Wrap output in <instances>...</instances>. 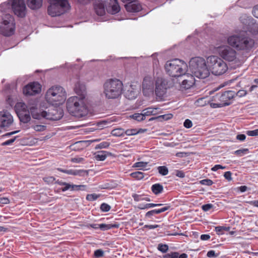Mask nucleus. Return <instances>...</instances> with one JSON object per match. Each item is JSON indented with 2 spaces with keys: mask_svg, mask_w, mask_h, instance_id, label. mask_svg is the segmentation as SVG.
<instances>
[{
  "mask_svg": "<svg viewBox=\"0 0 258 258\" xmlns=\"http://www.w3.org/2000/svg\"><path fill=\"white\" fill-rule=\"evenodd\" d=\"M74 90L76 93L80 95V97H85L86 94V86L83 83L77 82L75 86Z\"/></svg>",
  "mask_w": 258,
  "mask_h": 258,
  "instance_id": "obj_26",
  "label": "nucleus"
},
{
  "mask_svg": "<svg viewBox=\"0 0 258 258\" xmlns=\"http://www.w3.org/2000/svg\"><path fill=\"white\" fill-rule=\"evenodd\" d=\"M151 189L154 194L158 195L163 191V187L159 183H156L152 186Z\"/></svg>",
  "mask_w": 258,
  "mask_h": 258,
  "instance_id": "obj_31",
  "label": "nucleus"
},
{
  "mask_svg": "<svg viewBox=\"0 0 258 258\" xmlns=\"http://www.w3.org/2000/svg\"><path fill=\"white\" fill-rule=\"evenodd\" d=\"M234 48L229 44L220 45L215 47L216 52L224 61L236 62L238 58L237 52Z\"/></svg>",
  "mask_w": 258,
  "mask_h": 258,
  "instance_id": "obj_11",
  "label": "nucleus"
},
{
  "mask_svg": "<svg viewBox=\"0 0 258 258\" xmlns=\"http://www.w3.org/2000/svg\"><path fill=\"white\" fill-rule=\"evenodd\" d=\"M57 170L60 172L66 173L69 175H78L80 176H84L88 175V171L80 169H70V170H64L61 168H58Z\"/></svg>",
  "mask_w": 258,
  "mask_h": 258,
  "instance_id": "obj_23",
  "label": "nucleus"
},
{
  "mask_svg": "<svg viewBox=\"0 0 258 258\" xmlns=\"http://www.w3.org/2000/svg\"><path fill=\"white\" fill-rule=\"evenodd\" d=\"M227 42L238 51L249 52L254 47L255 40L244 31H238L227 37Z\"/></svg>",
  "mask_w": 258,
  "mask_h": 258,
  "instance_id": "obj_1",
  "label": "nucleus"
},
{
  "mask_svg": "<svg viewBox=\"0 0 258 258\" xmlns=\"http://www.w3.org/2000/svg\"><path fill=\"white\" fill-rule=\"evenodd\" d=\"M164 69L168 75L172 78H178L187 73L188 66L184 61L176 58L166 61Z\"/></svg>",
  "mask_w": 258,
  "mask_h": 258,
  "instance_id": "obj_4",
  "label": "nucleus"
},
{
  "mask_svg": "<svg viewBox=\"0 0 258 258\" xmlns=\"http://www.w3.org/2000/svg\"><path fill=\"white\" fill-rule=\"evenodd\" d=\"M15 24L14 18L10 14H6L0 26V33L6 36H9L14 33Z\"/></svg>",
  "mask_w": 258,
  "mask_h": 258,
  "instance_id": "obj_12",
  "label": "nucleus"
},
{
  "mask_svg": "<svg viewBox=\"0 0 258 258\" xmlns=\"http://www.w3.org/2000/svg\"><path fill=\"white\" fill-rule=\"evenodd\" d=\"M158 249L162 252H165L168 250V247L166 244H159Z\"/></svg>",
  "mask_w": 258,
  "mask_h": 258,
  "instance_id": "obj_45",
  "label": "nucleus"
},
{
  "mask_svg": "<svg viewBox=\"0 0 258 258\" xmlns=\"http://www.w3.org/2000/svg\"><path fill=\"white\" fill-rule=\"evenodd\" d=\"M163 204H147L145 205H143L142 204H139L138 206V208L140 209H148L153 208L154 207H159L162 206Z\"/></svg>",
  "mask_w": 258,
  "mask_h": 258,
  "instance_id": "obj_33",
  "label": "nucleus"
},
{
  "mask_svg": "<svg viewBox=\"0 0 258 258\" xmlns=\"http://www.w3.org/2000/svg\"><path fill=\"white\" fill-rule=\"evenodd\" d=\"M84 160V159L82 157H75L72 158L71 161L74 163H79L82 162Z\"/></svg>",
  "mask_w": 258,
  "mask_h": 258,
  "instance_id": "obj_53",
  "label": "nucleus"
},
{
  "mask_svg": "<svg viewBox=\"0 0 258 258\" xmlns=\"http://www.w3.org/2000/svg\"><path fill=\"white\" fill-rule=\"evenodd\" d=\"M67 108L70 113L78 117H83L88 113L85 97H70L67 102Z\"/></svg>",
  "mask_w": 258,
  "mask_h": 258,
  "instance_id": "obj_2",
  "label": "nucleus"
},
{
  "mask_svg": "<svg viewBox=\"0 0 258 258\" xmlns=\"http://www.w3.org/2000/svg\"><path fill=\"white\" fill-rule=\"evenodd\" d=\"M144 117L151 115H155L157 114L161 113V111L159 108L157 107H148L142 111Z\"/></svg>",
  "mask_w": 258,
  "mask_h": 258,
  "instance_id": "obj_28",
  "label": "nucleus"
},
{
  "mask_svg": "<svg viewBox=\"0 0 258 258\" xmlns=\"http://www.w3.org/2000/svg\"><path fill=\"white\" fill-rule=\"evenodd\" d=\"M43 2V0H27V4L30 9L36 10L42 7Z\"/></svg>",
  "mask_w": 258,
  "mask_h": 258,
  "instance_id": "obj_27",
  "label": "nucleus"
},
{
  "mask_svg": "<svg viewBox=\"0 0 258 258\" xmlns=\"http://www.w3.org/2000/svg\"><path fill=\"white\" fill-rule=\"evenodd\" d=\"M108 0H94V9L98 15L102 16L105 14L106 10V4Z\"/></svg>",
  "mask_w": 258,
  "mask_h": 258,
  "instance_id": "obj_19",
  "label": "nucleus"
},
{
  "mask_svg": "<svg viewBox=\"0 0 258 258\" xmlns=\"http://www.w3.org/2000/svg\"><path fill=\"white\" fill-rule=\"evenodd\" d=\"M213 207V205L211 204H208L202 206V210L205 212L209 211Z\"/></svg>",
  "mask_w": 258,
  "mask_h": 258,
  "instance_id": "obj_52",
  "label": "nucleus"
},
{
  "mask_svg": "<svg viewBox=\"0 0 258 258\" xmlns=\"http://www.w3.org/2000/svg\"><path fill=\"white\" fill-rule=\"evenodd\" d=\"M189 66L192 74L198 78L205 79L210 75L207 58L205 60L201 57H193L189 62Z\"/></svg>",
  "mask_w": 258,
  "mask_h": 258,
  "instance_id": "obj_3",
  "label": "nucleus"
},
{
  "mask_svg": "<svg viewBox=\"0 0 258 258\" xmlns=\"http://www.w3.org/2000/svg\"><path fill=\"white\" fill-rule=\"evenodd\" d=\"M246 134L249 136H258V129H256L253 131H248L246 132Z\"/></svg>",
  "mask_w": 258,
  "mask_h": 258,
  "instance_id": "obj_48",
  "label": "nucleus"
},
{
  "mask_svg": "<svg viewBox=\"0 0 258 258\" xmlns=\"http://www.w3.org/2000/svg\"><path fill=\"white\" fill-rule=\"evenodd\" d=\"M111 134L114 136H123L124 135V131L120 128H115L112 131Z\"/></svg>",
  "mask_w": 258,
  "mask_h": 258,
  "instance_id": "obj_34",
  "label": "nucleus"
},
{
  "mask_svg": "<svg viewBox=\"0 0 258 258\" xmlns=\"http://www.w3.org/2000/svg\"><path fill=\"white\" fill-rule=\"evenodd\" d=\"M122 88V83L118 79H108L103 85V93L107 99H116L121 95Z\"/></svg>",
  "mask_w": 258,
  "mask_h": 258,
  "instance_id": "obj_7",
  "label": "nucleus"
},
{
  "mask_svg": "<svg viewBox=\"0 0 258 258\" xmlns=\"http://www.w3.org/2000/svg\"><path fill=\"white\" fill-rule=\"evenodd\" d=\"M94 158L98 161H104L107 157V152L104 151L97 152L94 154Z\"/></svg>",
  "mask_w": 258,
  "mask_h": 258,
  "instance_id": "obj_30",
  "label": "nucleus"
},
{
  "mask_svg": "<svg viewBox=\"0 0 258 258\" xmlns=\"http://www.w3.org/2000/svg\"><path fill=\"white\" fill-rule=\"evenodd\" d=\"M109 146V144L108 142H103L98 145L96 148H106Z\"/></svg>",
  "mask_w": 258,
  "mask_h": 258,
  "instance_id": "obj_56",
  "label": "nucleus"
},
{
  "mask_svg": "<svg viewBox=\"0 0 258 258\" xmlns=\"http://www.w3.org/2000/svg\"><path fill=\"white\" fill-rule=\"evenodd\" d=\"M52 105L47 110H41L39 111L35 107H31L30 111L33 118L41 119L46 118L49 120H59L63 116V110L60 108H57Z\"/></svg>",
  "mask_w": 258,
  "mask_h": 258,
  "instance_id": "obj_5",
  "label": "nucleus"
},
{
  "mask_svg": "<svg viewBox=\"0 0 258 258\" xmlns=\"http://www.w3.org/2000/svg\"><path fill=\"white\" fill-rule=\"evenodd\" d=\"M154 87V80L150 76H146L143 81L142 90L145 96H149L153 94Z\"/></svg>",
  "mask_w": 258,
  "mask_h": 258,
  "instance_id": "obj_15",
  "label": "nucleus"
},
{
  "mask_svg": "<svg viewBox=\"0 0 258 258\" xmlns=\"http://www.w3.org/2000/svg\"><path fill=\"white\" fill-rule=\"evenodd\" d=\"M94 255L96 257H102L104 255V251L101 249H97L94 252Z\"/></svg>",
  "mask_w": 258,
  "mask_h": 258,
  "instance_id": "obj_54",
  "label": "nucleus"
},
{
  "mask_svg": "<svg viewBox=\"0 0 258 258\" xmlns=\"http://www.w3.org/2000/svg\"><path fill=\"white\" fill-rule=\"evenodd\" d=\"M108 6L106 7V11L111 14H115L120 10V8L117 0H108Z\"/></svg>",
  "mask_w": 258,
  "mask_h": 258,
  "instance_id": "obj_24",
  "label": "nucleus"
},
{
  "mask_svg": "<svg viewBox=\"0 0 258 258\" xmlns=\"http://www.w3.org/2000/svg\"><path fill=\"white\" fill-rule=\"evenodd\" d=\"M12 116L7 111L0 112V127H5L10 126L13 122Z\"/></svg>",
  "mask_w": 258,
  "mask_h": 258,
  "instance_id": "obj_18",
  "label": "nucleus"
},
{
  "mask_svg": "<svg viewBox=\"0 0 258 258\" xmlns=\"http://www.w3.org/2000/svg\"><path fill=\"white\" fill-rule=\"evenodd\" d=\"M125 8L127 12L133 13L139 12L142 9L141 5L137 0L127 3L125 5Z\"/></svg>",
  "mask_w": 258,
  "mask_h": 258,
  "instance_id": "obj_21",
  "label": "nucleus"
},
{
  "mask_svg": "<svg viewBox=\"0 0 258 258\" xmlns=\"http://www.w3.org/2000/svg\"><path fill=\"white\" fill-rule=\"evenodd\" d=\"M235 96V92L227 91L223 93L217 94L209 101L210 102V106L213 108L221 107L229 105L231 103V100Z\"/></svg>",
  "mask_w": 258,
  "mask_h": 258,
  "instance_id": "obj_10",
  "label": "nucleus"
},
{
  "mask_svg": "<svg viewBox=\"0 0 258 258\" xmlns=\"http://www.w3.org/2000/svg\"><path fill=\"white\" fill-rule=\"evenodd\" d=\"M169 208H170V206H167L164 207L160 209H156V210L150 211L146 214V217H150L151 216H152L153 215L159 214L161 213L164 212L168 210Z\"/></svg>",
  "mask_w": 258,
  "mask_h": 258,
  "instance_id": "obj_29",
  "label": "nucleus"
},
{
  "mask_svg": "<svg viewBox=\"0 0 258 258\" xmlns=\"http://www.w3.org/2000/svg\"><path fill=\"white\" fill-rule=\"evenodd\" d=\"M99 197V195L96 194H89L86 197V199L88 201H93L96 200Z\"/></svg>",
  "mask_w": 258,
  "mask_h": 258,
  "instance_id": "obj_42",
  "label": "nucleus"
},
{
  "mask_svg": "<svg viewBox=\"0 0 258 258\" xmlns=\"http://www.w3.org/2000/svg\"><path fill=\"white\" fill-rule=\"evenodd\" d=\"M252 14L255 17L258 18V6L254 7L252 10Z\"/></svg>",
  "mask_w": 258,
  "mask_h": 258,
  "instance_id": "obj_62",
  "label": "nucleus"
},
{
  "mask_svg": "<svg viewBox=\"0 0 258 258\" xmlns=\"http://www.w3.org/2000/svg\"><path fill=\"white\" fill-rule=\"evenodd\" d=\"M178 253L177 252H172L165 254L163 256L164 258H178Z\"/></svg>",
  "mask_w": 258,
  "mask_h": 258,
  "instance_id": "obj_41",
  "label": "nucleus"
},
{
  "mask_svg": "<svg viewBox=\"0 0 258 258\" xmlns=\"http://www.w3.org/2000/svg\"><path fill=\"white\" fill-rule=\"evenodd\" d=\"M139 93V87L138 85H131L125 93V97L128 99H135Z\"/></svg>",
  "mask_w": 258,
  "mask_h": 258,
  "instance_id": "obj_20",
  "label": "nucleus"
},
{
  "mask_svg": "<svg viewBox=\"0 0 258 258\" xmlns=\"http://www.w3.org/2000/svg\"><path fill=\"white\" fill-rule=\"evenodd\" d=\"M48 3L47 13L51 17L59 16L71 9L69 0H48Z\"/></svg>",
  "mask_w": 258,
  "mask_h": 258,
  "instance_id": "obj_9",
  "label": "nucleus"
},
{
  "mask_svg": "<svg viewBox=\"0 0 258 258\" xmlns=\"http://www.w3.org/2000/svg\"><path fill=\"white\" fill-rule=\"evenodd\" d=\"M224 176V177L226 179H227L228 181H230L232 180L231 172L227 171V172H225Z\"/></svg>",
  "mask_w": 258,
  "mask_h": 258,
  "instance_id": "obj_60",
  "label": "nucleus"
},
{
  "mask_svg": "<svg viewBox=\"0 0 258 258\" xmlns=\"http://www.w3.org/2000/svg\"><path fill=\"white\" fill-rule=\"evenodd\" d=\"M247 94V92L245 90H240L236 93H235V95L242 97L245 96Z\"/></svg>",
  "mask_w": 258,
  "mask_h": 258,
  "instance_id": "obj_51",
  "label": "nucleus"
},
{
  "mask_svg": "<svg viewBox=\"0 0 258 258\" xmlns=\"http://www.w3.org/2000/svg\"><path fill=\"white\" fill-rule=\"evenodd\" d=\"M99 228L103 230H106L109 229H110L111 228L113 227V226L111 225H107L105 224H101L99 225Z\"/></svg>",
  "mask_w": 258,
  "mask_h": 258,
  "instance_id": "obj_49",
  "label": "nucleus"
},
{
  "mask_svg": "<svg viewBox=\"0 0 258 258\" xmlns=\"http://www.w3.org/2000/svg\"><path fill=\"white\" fill-rule=\"evenodd\" d=\"M131 176L137 180L142 179L144 177V173L140 171L133 172L130 174Z\"/></svg>",
  "mask_w": 258,
  "mask_h": 258,
  "instance_id": "obj_35",
  "label": "nucleus"
},
{
  "mask_svg": "<svg viewBox=\"0 0 258 258\" xmlns=\"http://www.w3.org/2000/svg\"><path fill=\"white\" fill-rule=\"evenodd\" d=\"M148 163L147 162H136L135 163L134 165H133V167H135V168H138L140 169H143L144 168H145L147 165Z\"/></svg>",
  "mask_w": 258,
  "mask_h": 258,
  "instance_id": "obj_38",
  "label": "nucleus"
},
{
  "mask_svg": "<svg viewBox=\"0 0 258 258\" xmlns=\"http://www.w3.org/2000/svg\"><path fill=\"white\" fill-rule=\"evenodd\" d=\"M100 209L103 212H108L110 209V206L107 204L103 203V204H101V205L100 206Z\"/></svg>",
  "mask_w": 258,
  "mask_h": 258,
  "instance_id": "obj_44",
  "label": "nucleus"
},
{
  "mask_svg": "<svg viewBox=\"0 0 258 258\" xmlns=\"http://www.w3.org/2000/svg\"><path fill=\"white\" fill-rule=\"evenodd\" d=\"M26 105L22 102L17 103V116L21 122L23 123H27L30 120V116L29 111L27 109Z\"/></svg>",
  "mask_w": 258,
  "mask_h": 258,
  "instance_id": "obj_16",
  "label": "nucleus"
},
{
  "mask_svg": "<svg viewBox=\"0 0 258 258\" xmlns=\"http://www.w3.org/2000/svg\"><path fill=\"white\" fill-rule=\"evenodd\" d=\"M201 183L204 185H211L213 184V181L210 179H204L200 181Z\"/></svg>",
  "mask_w": 258,
  "mask_h": 258,
  "instance_id": "obj_57",
  "label": "nucleus"
},
{
  "mask_svg": "<svg viewBox=\"0 0 258 258\" xmlns=\"http://www.w3.org/2000/svg\"><path fill=\"white\" fill-rule=\"evenodd\" d=\"M207 63L210 73L214 76H222L227 72L228 69L226 62L217 55L208 56Z\"/></svg>",
  "mask_w": 258,
  "mask_h": 258,
  "instance_id": "obj_8",
  "label": "nucleus"
},
{
  "mask_svg": "<svg viewBox=\"0 0 258 258\" xmlns=\"http://www.w3.org/2000/svg\"><path fill=\"white\" fill-rule=\"evenodd\" d=\"M17 17L23 18L26 14V6L25 0H17Z\"/></svg>",
  "mask_w": 258,
  "mask_h": 258,
  "instance_id": "obj_25",
  "label": "nucleus"
},
{
  "mask_svg": "<svg viewBox=\"0 0 258 258\" xmlns=\"http://www.w3.org/2000/svg\"><path fill=\"white\" fill-rule=\"evenodd\" d=\"M248 150L247 149H243L238 150L235 151V154L236 155L241 156L243 155L246 154L248 152Z\"/></svg>",
  "mask_w": 258,
  "mask_h": 258,
  "instance_id": "obj_43",
  "label": "nucleus"
},
{
  "mask_svg": "<svg viewBox=\"0 0 258 258\" xmlns=\"http://www.w3.org/2000/svg\"><path fill=\"white\" fill-rule=\"evenodd\" d=\"M173 117V115L172 114H164L162 115H160L157 117L158 118H162L164 120H167L171 119Z\"/></svg>",
  "mask_w": 258,
  "mask_h": 258,
  "instance_id": "obj_50",
  "label": "nucleus"
},
{
  "mask_svg": "<svg viewBox=\"0 0 258 258\" xmlns=\"http://www.w3.org/2000/svg\"><path fill=\"white\" fill-rule=\"evenodd\" d=\"M43 181L48 184H52L55 181L53 176H46L43 178Z\"/></svg>",
  "mask_w": 258,
  "mask_h": 258,
  "instance_id": "obj_40",
  "label": "nucleus"
},
{
  "mask_svg": "<svg viewBox=\"0 0 258 258\" xmlns=\"http://www.w3.org/2000/svg\"><path fill=\"white\" fill-rule=\"evenodd\" d=\"M15 139H16V137H14V138H12L11 139L8 140L3 142L2 144V146L10 145H11L12 143H13L15 141Z\"/></svg>",
  "mask_w": 258,
  "mask_h": 258,
  "instance_id": "obj_58",
  "label": "nucleus"
},
{
  "mask_svg": "<svg viewBox=\"0 0 258 258\" xmlns=\"http://www.w3.org/2000/svg\"><path fill=\"white\" fill-rule=\"evenodd\" d=\"M183 125L185 127L189 128L192 126V123L190 120L187 119L184 121Z\"/></svg>",
  "mask_w": 258,
  "mask_h": 258,
  "instance_id": "obj_55",
  "label": "nucleus"
},
{
  "mask_svg": "<svg viewBox=\"0 0 258 258\" xmlns=\"http://www.w3.org/2000/svg\"><path fill=\"white\" fill-rule=\"evenodd\" d=\"M158 170L159 173L162 175H166L168 173V169L166 166H159Z\"/></svg>",
  "mask_w": 258,
  "mask_h": 258,
  "instance_id": "obj_37",
  "label": "nucleus"
},
{
  "mask_svg": "<svg viewBox=\"0 0 258 258\" xmlns=\"http://www.w3.org/2000/svg\"><path fill=\"white\" fill-rule=\"evenodd\" d=\"M64 187L61 188L62 191H66L68 190L71 191L85 190L87 186L85 185H76L66 182Z\"/></svg>",
  "mask_w": 258,
  "mask_h": 258,
  "instance_id": "obj_22",
  "label": "nucleus"
},
{
  "mask_svg": "<svg viewBox=\"0 0 258 258\" xmlns=\"http://www.w3.org/2000/svg\"><path fill=\"white\" fill-rule=\"evenodd\" d=\"M176 175L177 177H180V178H183L185 176L184 172L183 171H180V170H177L176 171Z\"/></svg>",
  "mask_w": 258,
  "mask_h": 258,
  "instance_id": "obj_63",
  "label": "nucleus"
},
{
  "mask_svg": "<svg viewBox=\"0 0 258 258\" xmlns=\"http://www.w3.org/2000/svg\"><path fill=\"white\" fill-rule=\"evenodd\" d=\"M32 128L37 132H43L46 128V126L44 125L36 124L32 126Z\"/></svg>",
  "mask_w": 258,
  "mask_h": 258,
  "instance_id": "obj_39",
  "label": "nucleus"
},
{
  "mask_svg": "<svg viewBox=\"0 0 258 258\" xmlns=\"http://www.w3.org/2000/svg\"><path fill=\"white\" fill-rule=\"evenodd\" d=\"M224 230L223 226H217L215 227V231L218 234H223Z\"/></svg>",
  "mask_w": 258,
  "mask_h": 258,
  "instance_id": "obj_59",
  "label": "nucleus"
},
{
  "mask_svg": "<svg viewBox=\"0 0 258 258\" xmlns=\"http://www.w3.org/2000/svg\"><path fill=\"white\" fill-rule=\"evenodd\" d=\"M45 99L47 103L52 105H59L65 101L66 92L62 87L54 86L47 90Z\"/></svg>",
  "mask_w": 258,
  "mask_h": 258,
  "instance_id": "obj_6",
  "label": "nucleus"
},
{
  "mask_svg": "<svg viewBox=\"0 0 258 258\" xmlns=\"http://www.w3.org/2000/svg\"><path fill=\"white\" fill-rule=\"evenodd\" d=\"M130 117L138 121H143L145 119V117L143 116L142 112L141 113H135L131 115Z\"/></svg>",
  "mask_w": 258,
  "mask_h": 258,
  "instance_id": "obj_36",
  "label": "nucleus"
},
{
  "mask_svg": "<svg viewBox=\"0 0 258 258\" xmlns=\"http://www.w3.org/2000/svg\"><path fill=\"white\" fill-rule=\"evenodd\" d=\"M9 3L11 4L14 14L16 15V0H9Z\"/></svg>",
  "mask_w": 258,
  "mask_h": 258,
  "instance_id": "obj_47",
  "label": "nucleus"
},
{
  "mask_svg": "<svg viewBox=\"0 0 258 258\" xmlns=\"http://www.w3.org/2000/svg\"><path fill=\"white\" fill-rule=\"evenodd\" d=\"M178 78L181 81L179 82V84L182 89H189L194 85L195 82V79L193 75L186 73L184 75H182V76H180Z\"/></svg>",
  "mask_w": 258,
  "mask_h": 258,
  "instance_id": "obj_17",
  "label": "nucleus"
},
{
  "mask_svg": "<svg viewBox=\"0 0 258 258\" xmlns=\"http://www.w3.org/2000/svg\"><path fill=\"white\" fill-rule=\"evenodd\" d=\"M225 168V166H223L221 165H215L212 168V171H217V170L219 169H224Z\"/></svg>",
  "mask_w": 258,
  "mask_h": 258,
  "instance_id": "obj_61",
  "label": "nucleus"
},
{
  "mask_svg": "<svg viewBox=\"0 0 258 258\" xmlns=\"http://www.w3.org/2000/svg\"><path fill=\"white\" fill-rule=\"evenodd\" d=\"M7 102L10 105L13 106L14 110L16 112V105L14 104L13 100L11 99V96L9 95H7Z\"/></svg>",
  "mask_w": 258,
  "mask_h": 258,
  "instance_id": "obj_46",
  "label": "nucleus"
},
{
  "mask_svg": "<svg viewBox=\"0 0 258 258\" xmlns=\"http://www.w3.org/2000/svg\"><path fill=\"white\" fill-rule=\"evenodd\" d=\"M42 86L37 82H30L23 88V93L25 96H32L40 94Z\"/></svg>",
  "mask_w": 258,
  "mask_h": 258,
  "instance_id": "obj_13",
  "label": "nucleus"
},
{
  "mask_svg": "<svg viewBox=\"0 0 258 258\" xmlns=\"http://www.w3.org/2000/svg\"><path fill=\"white\" fill-rule=\"evenodd\" d=\"M167 82L162 77H158L156 80L155 93L157 97L162 98L166 93Z\"/></svg>",
  "mask_w": 258,
  "mask_h": 258,
  "instance_id": "obj_14",
  "label": "nucleus"
},
{
  "mask_svg": "<svg viewBox=\"0 0 258 258\" xmlns=\"http://www.w3.org/2000/svg\"><path fill=\"white\" fill-rule=\"evenodd\" d=\"M9 200L6 198H1L0 197V204H7L9 203Z\"/></svg>",
  "mask_w": 258,
  "mask_h": 258,
  "instance_id": "obj_64",
  "label": "nucleus"
},
{
  "mask_svg": "<svg viewBox=\"0 0 258 258\" xmlns=\"http://www.w3.org/2000/svg\"><path fill=\"white\" fill-rule=\"evenodd\" d=\"M144 132L143 129L137 130L136 128L128 129L124 131V134L127 136H134L139 133H142Z\"/></svg>",
  "mask_w": 258,
  "mask_h": 258,
  "instance_id": "obj_32",
  "label": "nucleus"
}]
</instances>
